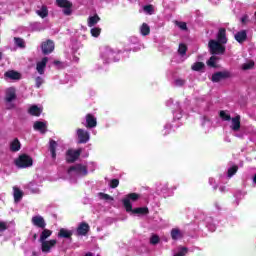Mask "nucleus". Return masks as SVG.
Listing matches in <instances>:
<instances>
[{"label": "nucleus", "instance_id": "nucleus-1", "mask_svg": "<svg viewBox=\"0 0 256 256\" xmlns=\"http://www.w3.org/2000/svg\"><path fill=\"white\" fill-rule=\"evenodd\" d=\"M139 199V194L130 193L123 200V206L125 207L127 213H134L136 215H147L149 213V209L147 207H140L133 209V204L135 201Z\"/></svg>", "mask_w": 256, "mask_h": 256}, {"label": "nucleus", "instance_id": "nucleus-2", "mask_svg": "<svg viewBox=\"0 0 256 256\" xmlns=\"http://www.w3.org/2000/svg\"><path fill=\"white\" fill-rule=\"evenodd\" d=\"M84 175H87V167L81 164H76L70 167L67 171V179H70L71 181L78 177H83Z\"/></svg>", "mask_w": 256, "mask_h": 256}, {"label": "nucleus", "instance_id": "nucleus-3", "mask_svg": "<svg viewBox=\"0 0 256 256\" xmlns=\"http://www.w3.org/2000/svg\"><path fill=\"white\" fill-rule=\"evenodd\" d=\"M14 163L18 169H27V167H33V158L27 154H22Z\"/></svg>", "mask_w": 256, "mask_h": 256}, {"label": "nucleus", "instance_id": "nucleus-4", "mask_svg": "<svg viewBox=\"0 0 256 256\" xmlns=\"http://www.w3.org/2000/svg\"><path fill=\"white\" fill-rule=\"evenodd\" d=\"M230 129L233 131L234 137H243V134H237L239 131H241V116L236 115L233 118H230Z\"/></svg>", "mask_w": 256, "mask_h": 256}, {"label": "nucleus", "instance_id": "nucleus-5", "mask_svg": "<svg viewBox=\"0 0 256 256\" xmlns=\"http://www.w3.org/2000/svg\"><path fill=\"white\" fill-rule=\"evenodd\" d=\"M208 47L212 55H223L225 53V46L221 45V42L210 40Z\"/></svg>", "mask_w": 256, "mask_h": 256}, {"label": "nucleus", "instance_id": "nucleus-6", "mask_svg": "<svg viewBox=\"0 0 256 256\" xmlns=\"http://www.w3.org/2000/svg\"><path fill=\"white\" fill-rule=\"evenodd\" d=\"M115 55H117V53H115L110 47H105L101 50V59L104 63H111L115 61Z\"/></svg>", "mask_w": 256, "mask_h": 256}, {"label": "nucleus", "instance_id": "nucleus-7", "mask_svg": "<svg viewBox=\"0 0 256 256\" xmlns=\"http://www.w3.org/2000/svg\"><path fill=\"white\" fill-rule=\"evenodd\" d=\"M56 4L58 7H62L64 15H71L73 13L72 7L73 3L69 2V0H56Z\"/></svg>", "mask_w": 256, "mask_h": 256}, {"label": "nucleus", "instance_id": "nucleus-8", "mask_svg": "<svg viewBox=\"0 0 256 256\" xmlns=\"http://www.w3.org/2000/svg\"><path fill=\"white\" fill-rule=\"evenodd\" d=\"M17 99V94L15 88L11 87L6 90V102L7 109H13L14 105L11 103V101H15Z\"/></svg>", "mask_w": 256, "mask_h": 256}, {"label": "nucleus", "instance_id": "nucleus-9", "mask_svg": "<svg viewBox=\"0 0 256 256\" xmlns=\"http://www.w3.org/2000/svg\"><path fill=\"white\" fill-rule=\"evenodd\" d=\"M76 135L78 137L79 143H88L89 139H91L89 132L81 128L76 130Z\"/></svg>", "mask_w": 256, "mask_h": 256}, {"label": "nucleus", "instance_id": "nucleus-10", "mask_svg": "<svg viewBox=\"0 0 256 256\" xmlns=\"http://www.w3.org/2000/svg\"><path fill=\"white\" fill-rule=\"evenodd\" d=\"M57 245V240L52 239L41 242L42 253H51V249Z\"/></svg>", "mask_w": 256, "mask_h": 256}, {"label": "nucleus", "instance_id": "nucleus-11", "mask_svg": "<svg viewBox=\"0 0 256 256\" xmlns=\"http://www.w3.org/2000/svg\"><path fill=\"white\" fill-rule=\"evenodd\" d=\"M79 155H81V150H68L66 153V161L68 163H74V161H77L79 159Z\"/></svg>", "mask_w": 256, "mask_h": 256}, {"label": "nucleus", "instance_id": "nucleus-12", "mask_svg": "<svg viewBox=\"0 0 256 256\" xmlns=\"http://www.w3.org/2000/svg\"><path fill=\"white\" fill-rule=\"evenodd\" d=\"M32 224L34 225V227H38L39 229H45V227H47V223L41 215L33 216Z\"/></svg>", "mask_w": 256, "mask_h": 256}, {"label": "nucleus", "instance_id": "nucleus-13", "mask_svg": "<svg viewBox=\"0 0 256 256\" xmlns=\"http://www.w3.org/2000/svg\"><path fill=\"white\" fill-rule=\"evenodd\" d=\"M42 52L44 55H49V53H53L55 49V43L51 40H47L46 42L42 43Z\"/></svg>", "mask_w": 256, "mask_h": 256}, {"label": "nucleus", "instance_id": "nucleus-14", "mask_svg": "<svg viewBox=\"0 0 256 256\" xmlns=\"http://www.w3.org/2000/svg\"><path fill=\"white\" fill-rule=\"evenodd\" d=\"M229 77H231V73H229L227 71L217 72L212 75V81H213V83H219V81H221V79H227Z\"/></svg>", "mask_w": 256, "mask_h": 256}, {"label": "nucleus", "instance_id": "nucleus-15", "mask_svg": "<svg viewBox=\"0 0 256 256\" xmlns=\"http://www.w3.org/2000/svg\"><path fill=\"white\" fill-rule=\"evenodd\" d=\"M170 235L173 241H179V239H183V237H185V232L179 228H173Z\"/></svg>", "mask_w": 256, "mask_h": 256}, {"label": "nucleus", "instance_id": "nucleus-16", "mask_svg": "<svg viewBox=\"0 0 256 256\" xmlns=\"http://www.w3.org/2000/svg\"><path fill=\"white\" fill-rule=\"evenodd\" d=\"M84 125L88 129H93V128L97 127V118H95V116H93L92 114H87L86 115V124H84Z\"/></svg>", "mask_w": 256, "mask_h": 256}, {"label": "nucleus", "instance_id": "nucleus-17", "mask_svg": "<svg viewBox=\"0 0 256 256\" xmlns=\"http://www.w3.org/2000/svg\"><path fill=\"white\" fill-rule=\"evenodd\" d=\"M47 61H49V59L47 57H44L40 62H37L36 71L39 73V75H43L45 73V67H47Z\"/></svg>", "mask_w": 256, "mask_h": 256}, {"label": "nucleus", "instance_id": "nucleus-18", "mask_svg": "<svg viewBox=\"0 0 256 256\" xmlns=\"http://www.w3.org/2000/svg\"><path fill=\"white\" fill-rule=\"evenodd\" d=\"M4 76L6 79H11L12 81H19L21 80V73L15 71V70H9L5 72Z\"/></svg>", "mask_w": 256, "mask_h": 256}, {"label": "nucleus", "instance_id": "nucleus-19", "mask_svg": "<svg viewBox=\"0 0 256 256\" xmlns=\"http://www.w3.org/2000/svg\"><path fill=\"white\" fill-rule=\"evenodd\" d=\"M59 239H71L73 237V231L61 228L58 232Z\"/></svg>", "mask_w": 256, "mask_h": 256}, {"label": "nucleus", "instance_id": "nucleus-20", "mask_svg": "<svg viewBox=\"0 0 256 256\" xmlns=\"http://www.w3.org/2000/svg\"><path fill=\"white\" fill-rule=\"evenodd\" d=\"M21 150V142L19 139L15 138L13 141L10 142V151L12 153H17V151Z\"/></svg>", "mask_w": 256, "mask_h": 256}, {"label": "nucleus", "instance_id": "nucleus-21", "mask_svg": "<svg viewBox=\"0 0 256 256\" xmlns=\"http://www.w3.org/2000/svg\"><path fill=\"white\" fill-rule=\"evenodd\" d=\"M34 129L35 131H40V133H45V131H47V123L36 121L34 123Z\"/></svg>", "mask_w": 256, "mask_h": 256}, {"label": "nucleus", "instance_id": "nucleus-22", "mask_svg": "<svg viewBox=\"0 0 256 256\" xmlns=\"http://www.w3.org/2000/svg\"><path fill=\"white\" fill-rule=\"evenodd\" d=\"M226 31L225 28H220L218 35H217V39L219 43L225 44L227 43V36H226Z\"/></svg>", "mask_w": 256, "mask_h": 256}, {"label": "nucleus", "instance_id": "nucleus-23", "mask_svg": "<svg viewBox=\"0 0 256 256\" xmlns=\"http://www.w3.org/2000/svg\"><path fill=\"white\" fill-rule=\"evenodd\" d=\"M235 39L238 43H243L247 39V31L241 30L235 34Z\"/></svg>", "mask_w": 256, "mask_h": 256}, {"label": "nucleus", "instance_id": "nucleus-24", "mask_svg": "<svg viewBox=\"0 0 256 256\" xmlns=\"http://www.w3.org/2000/svg\"><path fill=\"white\" fill-rule=\"evenodd\" d=\"M13 197H14V201L15 203H19V201H21V199H23V191H21L19 188L17 187H13Z\"/></svg>", "mask_w": 256, "mask_h": 256}, {"label": "nucleus", "instance_id": "nucleus-25", "mask_svg": "<svg viewBox=\"0 0 256 256\" xmlns=\"http://www.w3.org/2000/svg\"><path fill=\"white\" fill-rule=\"evenodd\" d=\"M86 233H89V225L81 223L77 228V235H85Z\"/></svg>", "mask_w": 256, "mask_h": 256}, {"label": "nucleus", "instance_id": "nucleus-26", "mask_svg": "<svg viewBox=\"0 0 256 256\" xmlns=\"http://www.w3.org/2000/svg\"><path fill=\"white\" fill-rule=\"evenodd\" d=\"M36 14L42 19H45V17L49 15V10L47 9V6H41L40 9L36 10Z\"/></svg>", "mask_w": 256, "mask_h": 256}, {"label": "nucleus", "instance_id": "nucleus-27", "mask_svg": "<svg viewBox=\"0 0 256 256\" xmlns=\"http://www.w3.org/2000/svg\"><path fill=\"white\" fill-rule=\"evenodd\" d=\"M140 33H141V35H143V37H147V35H149V33H151V27H149V25L147 23H143L140 26Z\"/></svg>", "mask_w": 256, "mask_h": 256}, {"label": "nucleus", "instance_id": "nucleus-28", "mask_svg": "<svg viewBox=\"0 0 256 256\" xmlns=\"http://www.w3.org/2000/svg\"><path fill=\"white\" fill-rule=\"evenodd\" d=\"M99 21H101V18L98 15L90 16L88 18V27H95Z\"/></svg>", "mask_w": 256, "mask_h": 256}, {"label": "nucleus", "instance_id": "nucleus-29", "mask_svg": "<svg viewBox=\"0 0 256 256\" xmlns=\"http://www.w3.org/2000/svg\"><path fill=\"white\" fill-rule=\"evenodd\" d=\"M42 111L43 110L40 107H38L37 105L31 106L29 109L30 115H34L35 117H39V115H41Z\"/></svg>", "mask_w": 256, "mask_h": 256}, {"label": "nucleus", "instance_id": "nucleus-30", "mask_svg": "<svg viewBox=\"0 0 256 256\" xmlns=\"http://www.w3.org/2000/svg\"><path fill=\"white\" fill-rule=\"evenodd\" d=\"M56 150H57V143L54 140H51L49 145V151L52 155V159H55L57 157V153L55 152Z\"/></svg>", "mask_w": 256, "mask_h": 256}, {"label": "nucleus", "instance_id": "nucleus-31", "mask_svg": "<svg viewBox=\"0 0 256 256\" xmlns=\"http://www.w3.org/2000/svg\"><path fill=\"white\" fill-rule=\"evenodd\" d=\"M52 231L49 229H44L42 233L40 234V243L47 241L49 239V236L52 235Z\"/></svg>", "mask_w": 256, "mask_h": 256}, {"label": "nucleus", "instance_id": "nucleus-32", "mask_svg": "<svg viewBox=\"0 0 256 256\" xmlns=\"http://www.w3.org/2000/svg\"><path fill=\"white\" fill-rule=\"evenodd\" d=\"M27 188L30 190V193H40L41 190H39V186L35 182H30L27 185Z\"/></svg>", "mask_w": 256, "mask_h": 256}, {"label": "nucleus", "instance_id": "nucleus-33", "mask_svg": "<svg viewBox=\"0 0 256 256\" xmlns=\"http://www.w3.org/2000/svg\"><path fill=\"white\" fill-rule=\"evenodd\" d=\"M192 71H203L205 64L203 62H196L191 66Z\"/></svg>", "mask_w": 256, "mask_h": 256}, {"label": "nucleus", "instance_id": "nucleus-34", "mask_svg": "<svg viewBox=\"0 0 256 256\" xmlns=\"http://www.w3.org/2000/svg\"><path fill=\"white\" fill-rule=\"evenodd\" d=\"M220 118L222 121H231V114L225 110H222L220 111Z\"/></svg>", "mask_w": 256, "mask_h": 256}, {"label": "nucleus", "instance_id": "nucleus-35", "mask_svg": "<svg viewBox=\"0 0 256 256\" xmlns=\"http://www.w3.org/2000/svg\"><path fill=\"white\" fill-rule=\"evenodd\" d=\"M14 43L17 47H20V49H25V40L22 38H14Z\"/></svg>", "mask_w": 256, "mask_h": 256}, {"label": "nucleus", "instance_id": "nucleus-36", "mask_svg": "<svg viewBox=\"0 0 256 256\" xmlns=\"http://www.w3.org/2000/svg\"><path fill=\"white\" fill-rule=\"evenodd\" d=\"M178 53L181 57H185L187 53V46L185 44H180L178 48Z\"/></svg>", "mask_w": 256, "mask_h": 256}, {"label": "nucleus", "instance_id": "nucleus-37", "mask_svg": "<svg viewBox=\"0 0 256 256\" xmlns=\"http://www.w3.org/2000/svg\"><path fill=\"white\" fill-rule=\"evenodd\" d=\"M217 60L216 56H211L210 59L207 61L208 67H217Z\"/></svg>", "mask_w": 256, "mask_h": 256}, {"label": "nucleus", "instance_id": "nucleus-38", "mask_svg": "<svg viewBox=\"0 0 256 256\" xmlns=\"http://www.w3.org/2000/svg\"><path fill=\"white\" fill-rule=\"evenodd\" d=\"M255 67V62L253 61H248L242 65L243 71H249V69H252Z\"/></svg>", "mask_w": 256, "mask_h": 256}, {"label": "nucleus", "instance_id": "nucleus-39", "mask_svg": "<svg viewBox=\"0 0 256 256\" xmlns=\"http://www.w3.org/2000/svg\"><path fill=\"white\" fill-rule=\"evenodd\" d=\"M144 12L147 13V15H153L155 13V9L153 8V5H146L143 7Z\"/></svg>", "mask_w": 256, "mask_h": 256}, {"label": "nucleus", "instance_id": "nucleus-40", "mask_svg": "<svg viewBox=\"0 0 256 256\" xmlns=\"http://www.w3.org/2000/svg\"><path fill=\"white\" fill-rule=\"evenodd\" d=\"M239 170V167L237 165H233L232 167H230L228 169V177H233V175H235V173H237V171Z\"/></svg>", "mask_w": 256, "mask_h": 256}, {"label": "nucleus", "instance_id": "nucleus-41", "mask_svg": "<svg viewBox=\"0 0 256 256\" xmlns=\"http://www.w3.org/2000/svg\"><path fill=\"white\" fill-rule=\"evenodd\" d=\"M90 33H91L92 37H99V35H101V28L94 27L90 30Z\"/></svg>", "mask_w": 256, "mask_h": 256}, {"label": "nucleus", "instance_id": "nucleus-42", "mask_svg": "<svg viewBox=\"0 0 256 256\" xmlns=\"http://www.w3.org/2000/svg\"><path fill=\"white\" fill-rule=\"evenodd\" d=\"M188 249L185 247L178 248V252L174 254V256H186Z\"/></svg>", "mask_w": 256, "mask_h": 256}, {"label": "nucleus", "instance_id": "nucleus-43", "mask_svg": "<svg viewBox=\"0 0 256 256\" xmlns=\"http://www.w3.org/2000/svg\"><path fill=\"white\" fill-rule=\"evenodd\" d=\"M98 197L104 201H113V197H111L109 194L99 193Z\"/></svg>", "mask_w": 256, "mask_h": 256}, {"label": "nucleus", "instance_id": "nucleus-44", "mask_svg": "<svg viewBox=\"0 0 256 256\" xmlns=\"http://www.w3.org/2000/svg\"><path fill=\"white\" fill-rule=\"evenodd\" d=\"M160 238L158 235H152L150 238V244L151 245H157V243H159Z\"/></svg>", "mask_w": 256, "mask_h": 256}, {"label": "nucleus", "instance_id": "nucleus-45", "mask_svg": "<svg viewBox=\"0 0 256 256\" xmlns=\"http://www.w3.org/2000/svg\"><path fill=\"white\" fill-rule=\"evenodd\" d=\"M174 85H176V87H183V85H185V80H183V79H176L174 81Z\"/></svg>", "mask_w": 256, "mask_h": 256}, {"label": "nucleus", "instance_id": "nucleus-46", "mask_svg": "<svg viewBox=\"0 0 256 256\" xmlns=\"http://www.w3.org/2000/svg\"><path fill=\"white\" fill-rule=\"evenodd\" d=\"M171 133V124H166L164 126L163 135H169Z\"/></svg>", "mask_w": 256, "mask_h": 256}, {"label": "nucleus", "instance_id": "nucleus-47", "mask_svg": "<svg viewBox=\"0 0 256 256\" xmlns=\"http://www.w3.org/2000/svg\"><path fill=\"white\" fill-rule=\"evenodd\" d=\"M177 25H178L179 29H181L182 31H187V23L177 22Z\"/></svg>", "mask_w": 256, "mask_h": 256}, {"label": "nucleus", "instance_id": "nucleus-48", "mask_svg": "<svg viewBox=\"0 0 256 256\" xmlns=\"http://www.w3.org/2000/svg\"><path fill=\"white\" fill-rule=\"evenodd\" d=\"M110 187H111L112 189H115V188L119 187V181H118L117 179L111 180V182H110Z\"/></svg>", "mask_w": 256, "mask_h": 256}, {"label": "nucleus", "instance_id": "nucleus-49", "mask_svg": "<svg viewBox=\"0 0 256 256\" xmlns=\"http://www.w3.org/2000/svg\"><path fill=\"white\" fill-rule=\"evenodd\" d=\"M44 83V80L41 76L36 77V87L39 89L41 87V84Z\"/></svg>", "mask_w": 256, "mask_h": 256}, {"label": "nucleus", "instance_id": "nucleus-50", "mask_svg": "<svg viewBox=\"0 0 256 256\" xmlns=\"http://www.w3.org/2000/svg\"><path fill=\"white\" fill-rule=\"evenodd\" d=\"M7 222L0 220V231H7Z\"/></svg>", "mask_w": 256, "mask_h": 256}, {"label": "nucleus", "instance_id": "nucleus-51", "mask_svg": "<svg viewBox=\"0 0 256 256\" xmlns=\"http://www.w3.org/2000/svg\"><path fill=\"white\" fill-rule=\"evenodd\" d=\"M206 227H208L209 231H211L213 233V231H215L217 229V227L215 226V224L213 223H209L207 222Z\"/></svg>", "mask_w": 256, "mask_h": 256}, {"label": "nucleus", "instance_id": "nucleus-52", "mask_svg": "<svg viewBox=\"0 0 256 256\" xmlns=\"http://www.w3.org/2000/svg\"><path fill=\"white\" fill-rule=\"evenodd\" d=\"M182 114L178 112H174V119H181Z\"/></svg>", "mask_w": 256, "mask_h": 256}, {"label": "nucleus", "instance_id": "nucleus-53", "mask_svg": "<svg viewBox=\"0 0 256 256\" xmlns=\"http://www.w3.org/2000/svg\"><path fill=\"white\" fill-rule=\"evenodd\" d=\"M247 22V16L242 17V23H246Z\"/></svg>", "mask_w": 256, "mask_h": 256}, {"label": "nucleus", "instance_id": "nucleus-54", "mask_svg": "<svg viewBox=\"0 0 256 256\" xmlns=\"http://www.w3.org/2000/svg\"><path fill=\"white\" fill-rule=\"evenodd\" d=\"M214 182H215V179H213V178H210V179H209L210 185H213Z\"/></svg>", "mask_w": 256, "mask_h": 256}, {"label": "nucleus", "instance_id": "nucleus-55", "mask_svg": "<svg viewBox=\"0 0 256 256\" xmlns=\"http://www.w3.org/2000/svg\"><path fill=\"white\" fill-rule=\"evenodd\" d=\"M54 65H56L57 67H59V65H61V62H59V61H54Z\"/></svg>", "mask_w": 256, "mask_h": 256}, {"label": "nucleus", "instance_id": "nucleus-56", "mask_svg": "<svg viewBox=\"0 0 256 256\" xmlns=\"http://www.w3.org/2000/svg\"><path fill=\"white\" fill-rule=\"evenodd\" d=\"M219 189H220L221 193H223L225 191V187H220Z\"/></svg>", "mask_w": 256, "mask_h": 256}, {"label": "nucleus", "instance_id": "nucleus-57", "mask_svg": "<svg viewBox=\"0 0 256 256\" xmlns=\"http://www.w3.org/2000/svg\"><path fill=\"white\" fill-rule=\"evenodd\" d=\"M2 58H3V54L0 52V61H1Z\"/></svg>", "mask_w": 256, "mask_h": 256}, {"label": "nucleus", "instance_id": "nucleus-58", "mask_svg": "<svg viewBox=\"0 0 256 256\" xmlns=\"http://www.w3.org/2000/svg\"><path fill=\"white\" fill-rule=\"evenodd\" d=\"M74 61H79V58H77V57H74Z\"/></svg>", "mask_w": 256, "mask_h": 256}, {"label": "nucleus", "instance_id": "nucleus-59", "mask_svg": "<svg viewBox=\"0 0 256 256\" xmlns=\"http://www.w3.org/2000/svg\"><path fill=\"white\" fill-rule=\"evenodd\" d=\"M34 239H37V234L34 235Z\"/></svg>", "mask_w": 256, "mask_h": 256}, {"label": "nucleus", "instance_id": "nucleus-60", "mask_svg": "<svg viewBox=\"0 0 256 256\" xmlns=\"http://www.w3.org/2000/svg\"><path fill=\"white\" fill-rule=\"evenodd\" d=\"M214 189H217V186H214Z\"/></svg>", "mask_w": 256, "mask_h": 256}]
</instances>
